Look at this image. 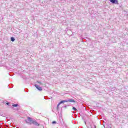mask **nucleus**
<instances>
[{
    "label": "nucleus",
    "mask_w": 128,
    "mask_h": 128,
    "mask_svg": "<svg viewBox=\"0 0 128 128\" xmlns=\"http://www.w3.org/2000/svg\"><path fill=\"white\" fill-rule=\"evenodd\" d=\"M30 124H34V126H40V124L38 123V122L34 120H32Z\"/></svg>",
    "instance_id": "obj_1"
},
{
    "label": "nucleus",
    "mask_w": 128,
    "mask_h": 128,
    "mask_svg": "<svg viewBox=\"0 0 128 128\" xmlns=\"http://www.w3.org/2000/svg\"><path fill=\"white\" fill-rule=\"evenodd\" d=\"M35 88H36L38 90H42V88L37 84H35Z\"/></svg>",
    "instance_id": "obj_2"
},
{
    "label": "nucleus",
    "mask_w": 128,
    "mask_h": 128,
    "mask_svg": "<svg viewBox=\"0 0 128 128\" xmlns=\"http://www.w3.org/2000/svg\"><path fill=\"white\" fill-rule=\"evenodd\" d=\"M112 4H118V0H110Z\"/></svg>",
    "instance_id": "obj_3"
},
{
    "label": "nucleus",
    "mask_w": 128,
    "mask_h": 128,
    "mask_svg": "<svg viewBox=\"0 0 128 128\" xmlns=\"http://www.w3.org/2000/svg\"><path fill=\"white\" fill-rule=\"evenodd\" d=\"M67 102H76V100L74 99L67 100Z\"/></svg>",
    "instance_id": "obj_4"
},
{
    "label": "nucleus",
    "mask_w": 128,
    "mask_h": 128,
    "mask_svg": "<svg viewBox=\"0 0 128 128\" xmlns=\"http://www.w3.org/2000/svg\"><path fill=\"white\" fill-rule=\"evenodd\" d=\"M64 102H68V101L67 100H62L61 102H60V104H64Z\"/></svg>",
    "instance_id": "obj_5"
},
{
    "label": "nucleus",
    "mask_w": 128,
    "mask_h": 128,
    "mask_svg": "<svg viewBox=\"0 0 128 128\" xmlns=\"http://www.w3.org/2000/svg\"><path fill=\"white\" fill-rule=\"evenodd\" d=\"M12 106H14V108H16V106H18V104H12Z\"/></svg>",
    "instance_id": "obj_6"
},
{
    "label": "nucleus",
    "mask_w": 128,
    "mask_h": 128,
    "mask_svg": "<svg viewBox=\"0 0 128 128\" xmlns=\"http://www.w3.org/2000/svg\"><path fill=\"white\" fill-rule=\"evenodd\" d=\"M28 120H30V122H32V118H30V117H28Z\"/></svg>",
    "instance_id": "obj_7"
},
{
    "label": "nucleus",
    "mask_w": 128,
    "mask_h": 128,
    "mask_svg": "<svg viewBox=\"0 0 128 128\" xmlns=\"http://www.w3.org/2000/svg\"><path fill=\"white\" fill-rule=\"evenodd\" d=\"M11 40H12V42H14V40H15L14 38L13 37H12L11 38Z\"/></svg>",
    "instance_id": "obj_8"
},
{
    "label": "nucleus",
    "mask_w": 128,
    "mask_h": 128,
    "mask_svg": "<svg viewBox=\"0 0 128 128\" xmlns=\"http://www.w3.org/2000/svg\"><path fill=\"white\" fill-rule=\"evenodd\" d=\"M60 103H59L58 105H57V110H58V106H60Z\"/></svg>",
    "instance_id": "obj_9"
},
{
    "label": "nucleus",
    "mask_w": 128,
    "mask_h": 128,
    "mask_svg": "<svg viewBox=\"0 0 128 128\" xmlns=\"http://www.w3.org/2000/svg\"><path fill=\"white\" fill-rule=\"evenodd\" d=\"M38 84H42V83L40 82L37 81Z\"/></svg>",
    "instance_id": "obj_10"
},
{
    "label": "nucleus",
    "mask_w": 128,
    "mask_h": 128,
    "mask_svg": "<svg viewBox=\"0 0 128 128\" xmlns=\"http://www.w3.org/2000/svg\"><path fill=\"white\" fill-rule=\"evenodd\" d=\"M52 124H56V121H53V122H52Z\"/></svg>",
    "instance_id": "obj_11"
},
{
    "label": "nucleus",
    "mask_w": 128,
    "mask_h": 128,
    "mask_svg": "<svg viewBox=\"0 0 128 128\" xmlns=\"http://www.w3.org/2000/svg\"><path fill=\"white\" fill-rule=\"evenodd\" d=\"M72 110H76V108L74 107H72Z\"/></svg>",
    "instance_id": "obj_12"
},
{
    "label": "nucleus",
    "mask_w": 128,
    "mask_h": 128,
    "mask_svg": "<svg viewBox=\"0 0 128 128\" xmlns=\"http://www.w3.org/2000/svg\"><path fill=\"white\" fill-rule=\"evenodd\" d=\"M9 104L8 103H6V104Z\"/></svg>",
    "instance_id": "obj_13"
},
{
    "label": "nucleus",
    "mask_w": 128,
    "mask_h": 128,
    "mask_svg": "<svg viewBox=\"0 0 128 128\" xmlns=\"http://www.w3.org/2000/svg\"><path fill=\"white\" fill-rule=\"evenodd\" d=\"M94 128H96V126H94Z\"/></svg>",
    "instance_id": "obj_14"
}]
</instances>
